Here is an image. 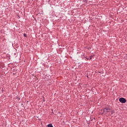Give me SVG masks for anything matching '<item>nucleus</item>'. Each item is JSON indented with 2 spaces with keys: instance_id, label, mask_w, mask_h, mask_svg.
Listing matches in <instances>:
<instances>
[{
  "instance_id": "f257e3e1",
  "label": "nucleus",
  "mask_w": 127,
  "mask_h": 127,
  "mask_svg": "<svg viewBox=\"0 0 127 127\" xmlns=\"http://www.w3.org/2000/svg\"><path fill=\"white\" fill-rule=\"evenodd\" d=\"M111 109L106 107L103 110V114H107V113H110Z\"/></svg>"
},
{
  "instance_id": "f03ea898",
  "label": "nucleus",
  "mask_w": 127,
  "mask_h": 127,
  "mask_svg": "<svg viewBox=\"0 0 127 127\" xmlns=\"http://www.w3.org/2000/svg\"><path fill=\"white\" fill-rule=\"evenodd\" d=\"M119 101L121 103H123V104L125 103H127V100L124 98H120Z\"/></svg>"
},
{
  "instance_id": "7ed1b4c3",
  "label": "nucleus",
  "mask_w": 127,
  "mask_h": 127,
  "mask_svg": "<svg viewBox=\"0 0 127 127\" xmlns=\"http://www.w3.org/2000/svg\"><path fill=\"white\" fill-rule=\"evenodd\" d=\"M48 127H53V126H52V124H49L48 125Z\"/></svg>"
},
{
  "instance_id": "20e7f679",
  "label": "nucleus",
  "mask_w": 127,
  "mask_h": 127,
  "mask_svg": "<svg viewBox=\"0 0 127 127\" xmlns=\"http://www.w3.org/2000/svg\"><path fill=\"white\" fill-rule=\"evenodd\" d=\"M23 36H24V37H27V35L25 33H24V34H23Z\"/></svg>"
},
{
  "instance_id": "39448f33",
  "label": "nucleus",
  "mask_w": 127,
  "mask_h": 127,
  "mask_svg": "<svg viewBox=\"0 0 127 127\" xmlns=\"http://www.w3.org/2000/svg\"><path fill=\"white\" fill-rule=\"evenodd\" d=\"M114 113H115V111L112 110V111H111V114H114Z\"/></svg>"
},
{
  "instance_id": "423d86ee",
  "label": "nucleus",
  "mask_w": 127,
  "mask_h": 127,
  "mask_svg": "<svg viewBox=\"0 0 127 127\" xmlns=\"http://www.w3.org/2000/svg\"><path fill=\"white\" fill-rule=\"evenodd\" d=\"M93 57V56H91L90 57V58H89V59H92V58Z\"/></svg>"
}]
</instances>
